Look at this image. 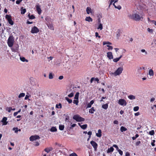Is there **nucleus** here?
<instances>
[{
    "label": "nucleus",
    "instance_id": "obj_1",
    "mask_svg": "<svg viewBox=\"0 0 156 156\" xmlns=\"http://www.w3.org/2000/svg\"><path fill=\"white\" fill-rule=\"evenodd\" d=\"M129 17L130 19L137 21H138L140 20H142L144 18L143 15H140L137 13H133L131 15H130L129 16Z\"/></svg>",
    "mask_w": 156,
    "mask_h": 156
},
{
    "label": "nucleus",
    "instance_id": "obj_2",
    "mask_svg": "<svg viewBox=\"0 0 156 156\" xmlns=\"http://www.w3.org/2000/svg\"><path fill=\"white\" fill-rule=\"evenodd\" d=\"M14 39L12 36H10L8 40L7 44L8 46L11 47L14 44Z\"/></svg>",
    "mask_w": 156,
    "mask_h": 156
},
{
    "label": "nucleus",
    "instance_id": "obj_3",
    "mask_svg": "<svg viewBox=\"0 0 156 156\" xmlns=\"http://www.w3.org/2000/svg\"><path fill=\"white\" fill-rule=\"evenodd\" d=\"M123 69L122 67H119L114 73H112V74L115 76L119 75L122 73Z\"/></svg>",
    "mask_w": 156,
    "mask_h": 156
},
{
    "label": "nucleus",
    "instance_id": "obj_4",
    "mask_svg": "<svg viewBox=\"0 0 156 156\" xmlns=\"http://www.w3.org/2000/svg\"><path fill=\"white\" fill-rule=\"evenodd\" d=\"M73 119L77 122H83L84 121L85 119L80 116L78 115H76L73 116Z\"/></svg>",
    "mask_w": 156,
    "mask_h": 156
},
{
    "label": "nucleus",
    "instance_id": "obj_5",
    "mask_svg": "<svg viewBox=\"0 0 156 156\" xmlns=\"http://www.w3.org/2000/svg\"><path fill=\"white\" fill-rule=\"evenodd\" d=\"M5 18L7 21L11 25H12L14 24V22L12 20L11 16L10 15H6L5 16Z\"/></svg>",
    "mask_w": 156,
    "mask_h": 156
},
{
    "label": "nucleus",
    "instance_id": "obj_6",
    "mask_svg": "<svg viewBox=\"0 0 156 156\" xmlns=\"http://www.w3.org/2000/svg\"><path fill=\"white\" fill-rule=\"evenodd\" d=\"M39 31V30L36 26L32 27L31 32L32 34L37 33Z\"/></svg>",
    "mask_w": 156,
    "mask_h": 156
},
{
    "label": "nucleus",
    "instance_id": "obj_7",
    "mask_svg": "<svg viewBox=\"0 0 156 156\" xmlns=\"http://www.w3.org/2000/svg\"><path fill=\"white\" fill-rule=\"evenodd\" d=\"M118 103L121 105L126 106L127 103L126 101L124 99H120L119 100Z\"/></svg>",
    "mask_w": 156,
    "mask_h": 156
},
{
    "label": "nucleus",
    "instance_id": "obj_8",
    "mask_svg": "<svg viewBox=\"0 0 156 156\" xmlns=\"http://www.w3.org/2000/svg\"><path fill=\"white\" fill-rule=\"evenodd\" d=\"M40 136L37 135L32 136L30 137V141H33L37 139H39Z\"/></svg>",
    "mask_w": 156,
    "mask_h": 156
},
{
    "label": "nucleus",
    "instance_id": "obj_9",
    "mask_svg": "<svg viewBox=\"0 0 156 156\" xmlns=\"http://www.w3.org/2000/svg\"><path fill=\"white\" fill-rule=\"evenodd\" d=\"M90 143L95 150L97 149L98 146V144L95 141L92 140L90 141Z\"/></svg>",
    "mask_w": 156,
    "mask_h": 156
},
{
    "label": "nucleus",
    "instance_id": "obj_10",
    "mask_svg": "<svg viewBox=\"0 0 156 156\" xmlns=\"http://www.w3.org/2000/svg\"><path fill=\"white\" fill-rule=\"evenodd\" d=\"M7 118L6 117H4L1 121L2 122V125H7L8 122L7 121Z\"/></svg>",
    "mask_w": 156,
    "mask_h": 156
},
{
    "label": "nucleus",
    "instance_id": "obj_11",
    "mask_svg": "<svg viewBox=\"0 0 156 156\" xmlns=\"http://www.w3.org/2000/svg\"><path fill=\"white\" fill-rule=\"evenodd\" d=\"M46 25L48 27V28L50 29V30H54V26H53V25L52 24H50V23H47Z\"/></svg>",
    "mask_w": 156,
    "mask_h": 156
},
{
    "label": "nucleus",
    "instance_id": "obj_12",
    "mask_svg": "<svg viewBox=\"0 0 156 156\" xmlns=\"http://www.w3.org/2000/svg\"><path fill=\"white\" fill-rule=\"evenodd\" d=\"M107 57L110 59L113 58V56L112 53L111 52L107 53Z\"/></svg>",
    "mask_w": 156,
    "mask_h": 156
},
{
    "label": "nucleus",
    "instance_id": "obj_13",
    "mask_svg": "<svg viewBox=\"0 0 156 156\" xmlns=\"http://www.w3.org/2000/svg\"><path fill=\"white\" fill-rule=\"evenodd\" d=\"M101 133V130L99 129L98 130V133H96V136L98 137H100L102 136Z\"/></svg>",
    "mask_w": 156,
    "mask_h": 156
},
{
    "label": "nucleus",
    "instance_id": "obj_14",
    "mask_svg": "<svg viewBox=\"0 0 156 156\" xmlns=\"http://www.w3.org/2000/svg\"><path fill=\"white\" fill-rule=\"evenodd\" d=\"M78 124L79 125V126H80V127L83 129H86L87 128V125L86 124H84L82 125H81L80 123H79Z\"/></svg>",
    "mask_w": 156,
    "mask_h": 156
},
{
    "label": "nucleus",
    "instance_id": "obj_15",
    "mask_svg": "<svg viewBox=\"0 0 156 156\" xmlns=\"http://www.w3.org/2000/svg\"><path fill=\"white\" fill-rule=\"evenodd\" d=\"M36 9L38 14H40L41 13V10L40 6L39 5H37L36 6Z\"/></svg>",
    "mask_w": 156,
    "mask_h": 156
},
{
    "label": "nucleus",
    "instance_id": "obj_16",
    "mask_svg": "<svg viewBox=\"0 0 156 156\" xmlns=\"http://www.w3.org/2000/svg\"><path fill=\"white\" fill-rule=\"evenodd\" d=\"M53 150V148L51 147H50L49 148H45L44 149V151L47 152V153Z\"/></svg>",
    "mask_w": 156,
    "mask_h": 156
},
{
    "label": "nucleus",
    "instance_id": "obj_17",
    "mask_svg": "<svg viewBox=\"0 0 156 156\" xmlns=\"http://www.w3.org/2000/svg\"><path fill=\"white\" fill-rule=\"evenodd\" d=\"M118 1V0H115V2L113 3V5L115 7L116 9H120L121 8V7L120 5H119L118 6H116L115 5V3L117 2Z\"/></svg>",
    "mask_w": 156,
    "mask_h": 156
},
{
    "label": "nucleus",
    "instance_id": "obj_18",
    "mask_svg": "<svg viewBox=\"0 0 156 156\" xmlns=\"http://www.w3.org/2000/svg\"><path fill=\"white\" fill-rule=\"evenodd\" d=\"M114 150V148L113 147H111L110 148H108L107 150V152L109 153L112 152Z\"/></svg>",
    "mask_w": 156,
    "mask_h": 156
},
{
    "label": "nucleus",
    "instance_id": "obj_19",
    "mask_svg": "<svg viewBox=\"0 0 156 156\" xmlns=\"http://www.w3.org/2000/svg\"><path fill=\"white\" fill-rule=\"evenodd\" d=\"M122 57V55H121L119 57L117 58L113 59V61L114 62H117L120 60V59Z\"/></svg>",
    "mask_w": 156,
    "mask_h": 156
},
{
    "label": "nucleus",
    "instance_id": "obj_20",
    "mask_svg": "<svg viewBox=\"0 0 156 156\" xmlns=\"http://www.w3.org/2000/svg\"><path fill=\"white\" fill-rule=\"evenodd\" d=\"M85 20L89 22H92V18L90 16L87 17L85 18Z\"/></svg>",
    "mask_w": 156,
    "mask_h": 156
},
{
    "label": "nucleus",
    "instance_id": "obj_21",
    "mask_svg": "<svg viewBox=\"0 0 156 156\" xmlns=\"http://www.w3.org/2000/svg\"><path fill=\"white\" fill-rule=\"evenodd\" d=\"M86 12L87 14H89L91 12V9L90 7H87L86 9Z\"/></svg>",
    "mask_w": 156,
    "mask_h": 156
},
{
    "label": "nucleus",
    "instance_id": "obj_22",
    "mask_svg": "<svg viewBox=\"0 0 156 156\" xmlns=\"http://www.w3.org/2000/svg\"><path fill=\"white\" fill-rule=\"evenodd\" d=\"M95 111V109H94V107H92L90 109H89V112L90 113H91V114H93L94 113V112Z\"/></svg>",
    "mask_w": 156,
    "mask_h": 156
},
{
    "label": "nucleus",
    "instance_id": "obj_23",
    "mask_svg": "<svg viewBox=\"0 0 156 156\" xmlns=\"http://www.w3.org/2000/svg\"><path fill=\"white\" fill-rule=\"evenodd\" d=\"M102 108L105 109H107L108 108V104H105L103 105L102 106Z\"/></svg>",
    "mask_w": 156,
    "mask_h": 156
},
{
    "label": "nucleus",
    "instance_id": "obj_24",
    "mask_svg": "<svg viewBox=\"0 0 156 156\" xmlns=\"http://www.w3.org/2000/svg\"><path fill=\"white\" fill-rule=\"evenodd\" d=\"M57 129L55 127H52L50 129V131L52 132H56Z\"/></svg>",
    "mask_w": 156,
    "mask_h": 156
},
{
    "label": "nucleus",
    "instance_id": "obj_25",
    "mask_svg": "<svg viewBox=\"0 0 156 156\" xmlns=\"http://www.w3.org/2000/svg\"><path fill=\"white\" fill-rule=\"evenodd\" d=\"M127 130V129L125 127L122 126L120 128V131L122 132L126 131Z\"/></svg>",
    "mask_w": 156,
    "mask_h": 156
},
{
    "label": "nucleus",
    "instance_id": "obj_26",
    "mask_svg": "<svg viewBox=\"0 0 156 156\" xmlns=\"http://www.w3.org/2000/svg\"><path fill=\"white\" fill-rule=\"evenodd\" d=\"M20 59L21 61H22L23 62H28V60L27 59H26L24 57H20Z\"/></svg>",
    "mask_w": 156,
    "mask_h": 156
},
{
    "label": "nucleus",
    "instance_id": "obj_27",
    "mask_svg": "<svg viewBox=\"0 0 156 156\" xmlns=\"http://www.w3.org/2000/svg\"><path fill=\"white\" fill-rule=\"evenodd\" d=\"M65 99L69 103L71 104L72 102V101L71 99H69L67 97H66L65 98Z\"/></svg>",
    "mask_w": 156,
    "mask_h": 156
},
{
    "label": "nucleus",
    "instance_id": "obj_28",
    "mask_svg": "<svg viewBox=\"0 0 156 156\" xmlns=\"http://www.w3.org/2000/svg\"><path fill=\"white\" fill-rule=\"evenodd\" d=\"M128 98L130 100H133L135 99V96L132 95H131L128 96Z\"/></svg>",
    "mask_w": 156,
    "mask_h": 156
},
{
    "label": "nucleus",
    "instance_id": "obj_29",
    "mask_svg": "<svg viewBox=\"0 0 156 156\" xmlns=\"http://www.w3.org/2000/svg\"><path fill=\"white\" fill-rule=\"evenodd\" d=\"M64 126L63 125H59V129L61 130H63L64 128Z\"/></svg>",
    "mask_w": 156,
    "mask_h": 156
},
{
    "label": "nucleus",
    "instance_id": "obj_30",
    "mask_svg": "<svg viewBox=\"0 0 156 156\" xmlns=\"http://www.w3.org/2000/svg\"><path fill=\"white\" fill-rule=\"evenodd\" d=\"M79 93L77 92L75 95L74 99L78 100Z\"/></svg>",
    "mask_w": 156,
    "mask_h": 156
},
{
    "label": "nucleus",
    "instance_id": "obj_31",
    "mask_svg": "<svg viewBox=\"0 0 156 156\" xmlns=\"http://www.w3.org/2000/svg\"><path fill=\"white\" fill-rule=\"evenodd\" d=\"M149 74L150 76H153L154 74V72L153 70L150 69L149 71Z\"/></svg>",
    "mask_w": 156,
    "mask_h": 156
},
{
    "label": "nucleus",
    "instance_id": "obj_32",
    "mask_svg": "<svg viewBox=\"0 0 156 156\" xmlns=\"http://www.w3.org/2000/svg\"><path fill=\"white\" fill-rule=\"evenodd\" d=\"M28 17L30 19H34L35 18V17L33 15H30V14H29L28 15Z\"/></svg>",
    "mask_w": 156,
    "mask_h": 156
},
{
    "label": "nucleus",
    "instance_id": "obj_33",
    "mask_svg": "<svg viewBox=\"0 0 156 156\" xmlns=\"http://www.w3.org/2000/svg\"><path fill=\"white\" fill-rule=\"evenodd\" d=\"M73 102L74 104H75L76 105H78V103H79L78 100H77V99L74 100L73 101Z\"/></svg>",
    "mask_w": 156,
    "mask_h": 156
},
{
    "label": "nucleus",
    "instance_id": "obj_34",
    "mask_svg": "<svg viewBox=\"0 0 156 156\" xmlns=\"http://www.w3.org/2000/svg\"><path fill=\"white\" fill-rule=\"evenodd\" d=\"M25 95V94L24 93H21L19 95V98H21V97H24Z\"/></svg>",
    "mask_w": 156,
    "mask_h": 156
},
{
    "label": "nucleus",
    "instance_id": "obj_35",
    "mask_svg": "<svg viewBox=\"0 0 156 156\" xmlns=\"http://www.w3.org/2000/svg\"><path fill=\"white\" fill-rule=\"evenodd\" d=\"M56 108H62V105L61 103H59L58 105L57 104L56 105Z\"/></svg>",
    "mask_w": 156,
    "mask_h": 156
},
{
    "label": "nucleus",
    "instance_id": "obj_36",
    "mask_svg": "<svg viewBox=\"0 0 156 156\" xmlns=\"http://www.w3.org/2000/svg\"><path fill=\"white\" fill-rule=\"evenodd\" d=\"M26 10L25 9H22L21 10V13L22 14H24L26 12Z\"/></svg>",
    "mask_w": 156,
    "mask_h": 156
},
{
    "label": "nucleus",
    "instance_id": "obj_37",
    "mask_svg": "<svg viewBox=\"0 0 156 156\" xmlns=\"http://www.w3.org/2000/svg\"><path fill=\"white\" fill-rule=\"evenodd\" d=\"M97 29H100V30H101L103 29V26L101 23L99 24V25L98 26V27L97 28Z\"/></svg>",
    "mask_w": 156,
    "mask_h": 156
},
{
    "label": "nucleus",
    "instance_id": "obj_38",
    "mask_svg": "<svg viewBox=\"0 0 156 156\" xmlns=\"http://www.w3.org/2000/svg\"><path fill=\"white\" fill-rule=\"evenodd\" d=\"M12 109V108L11 107H7L6 110L9 112H10Z\"/></svg>",
    "mask_w": 156,
    "mask_h": 156
},
{
    "label": "nucleus",
    "instance_id": "obj_39",
    "mask_svg": "<svg viewBox=\"0 0 156 156\" xmlns=\"http://www.w3.org/2000/svg\"><path fill=\"white\" fill-rule=\"evenodd\" d=\"M154 134V130H151L149 132V134L151 135H153Z\"/></svg>",
    "mask_w": 156,
    "mask_h": 156
},
{
    "label": "nucleus",
    "instance_id": "obj_40",
    "mask_svg": "<svg viewBox=\"0 0 156 156\" xmlns=\"http://www.w3.org/2000/svg\"><path fill=\"white\" fill-rule=\"evenodd\" d=\"M120 29H119L117 31V36L118 38L120 36Z\"/></svg>",
    "mask_w": 156,
    "mask_h": 156
},
{
    "label": "nucleus",
    "instance_id": "obj_41",
    "mask_svg": "<svg viewBox=\"0 0 156 156\" xmlns=\"http://www.w3.org/2000/svg\"><path fill=\"white\" fill-rule=\"evenodd\" d=\"M53 76L52 73H50L49 74V79H51L53 78Z\"/></svg>",
    "mask_w": 156,
    "mask_h": 156
},
{
    "label": "nucleus",
    "instance_id": "obj_42",
    "mask_svg": "<svg viewBox=\"0 0 156 156\" xmlns=\"http://www.w3.org/2000/svg\"><path fill=\"white\" fill-rule=\"evenodd\" d=\"M139 109V107L138 106H136L134 107L133 110L134 111H137Z\"/></svg>",
    "mask_w": 156,
    "mask_h": 156
},
{
    "label": "nucleus",
    "instance_id": "obj_43",
    "mask_svg": "<svg viewBox=\"0 0 156 156\" xmlns=\"http://www.w3.org/2000/svg\"><path fill=\"white\" fill-rule=\"evenodd\" d=\"M106 44H111L112 43L109 42H106L104 41L103 42V45H105Z\"/></svg>",
    "mask_w": 156,
    "mask_h": 156
},
{
    "label": "nucleus",
    "instance_id": "obj_44",
    "mask_svg": "<svg viewBox=\"0 0 156 156\" xmlns=\"http://www.w3.org/2000/svg\"><path fill=\"white\" fill-rule=\"evenodd\" d=\"M74 93L73 92L71 93L70 94L68 95V97L69 98H72L73 97Z\"/></svg>",
    "mask_w": 156,
    "mask_h": 156
},
{
    "label": "nucleus",
    "instance_id": "obj_45",
    "mask_svg": "<svg viewBox=\"0 0 156 156\" xmlns=\"http://www.w3.org/2000/svg\"><path fill=\"white\" fill-rule=\"evenodd\" d=\"M13 130L15 131V133H17L18 131V128L17 127H14L13 128Z\"/></svg>",
    "mask_w": 156,
    "mask_h": 156
},
{
    "label": "nucleus",
    "instance_id": "obj_46",
    "mask_svg": "<svg viewBox=\"0 0 156 156\" xmlns=\"http://www.w3.org/2000/svg\"><path fill=\"white\" fill-rule=\"evenodd\" d=\"M69 156H78V155L75 153L73 152L70 154Z\"/></svg>",
    "mask_w": 156,
    "mask_h": 156
},
{
    "label": "nucleus",
    "instance_id": "obj_47",
    "mask_svg": "<svg viewBox=\"0 0 156 156\" xmlns=\"http://www.w3.org/2000/svg\"><path fill=\"white\" fill-rule=\"evenodd\" d=\"M107 46L108 47V50H112L113 49V47L112 46L109 45H107Z\"/></svg>",
    "mask_w": 156,
    "mask_h": 156
},
{
    "label": "nucleus",
    "instance_id": "obj_48",
    "mask_svg": "<svg viewBox=\"0 0 156 156\" xmlns=\"http://www.w3.org/2000/svg\"><path fill=\"white\" fill-rule=\"evenodd\" d=\"M118 152H119V154L122 155L123 154V152L122 151H121L120 149H118Z\"/></svg>",
    "mask_w": 156,
    "mask_h": 156
},
{
    "label": "nucleus",
    "instance_id": "obj_49",
    "mask_svg": "<svg viewBox=\"0 0 156 156\" xmlns=\"http://www.w3.org/2000/svg\"><path fill=\"white\" fill-rule=\"evenodd\" d=\"M155 140H152V142L151 143V145L152 146H155V144L154 143L155 142Z\"/></svg>",
    "mask_w": 156,
    "mask_h": 156
},
{
    "label": "nucleus",
    "instance_id": "obj_50",
    "mask_svg": "<svg viewBox=\"0 0 156 156\" xmlns=\"http://www.w3.org/2000/svg\"><path fill=\"white\" fill-rule=\"evenodd\" d=\"M23 0H17L16 1V3L17 4H20V2L22 1Z\"/></svg>",
    "mask_w": 156,
    "mask_h": 156
},
{
    "label": "nucleus",
    "instance_id": "obj_51",
    "mask_svg": "<svg viewBox=\"0 0 156 156\" xmlns=\"http://www.w3.org/2000/svg\"><path fill=\"white\" fill-rule=\"evenodd\" d=\"M87 133L89 135V138H90L92 134V132L91 131H90L88 132Z\"/></svg>",
    "mask_w": 156,
    "mask_h": 156
},
{
    "label": "nucleus",
    "instance_id": "obj_52",
    "mask_svg": "<svg viewBox=\"0 0 156 156\" xmlns=\"http://www.w3.org/2000/svg\"><path fill=\"white\" fill-rule=\"evenodd\" d=\"M141 143V141H139L136 142L135 144L136 146H137L139 145Z\"/></svg>",
    "mask_w": 156,
    "mask_h": 156
},
{
    "label": "nucleus",
    "instance_id": "obj_53",
    "mask_svg": "<svg viewBox=\"0 0 156 156\" xmlns=\"http://www.w3.org/2000/svg\"><path fill=\"white\" fill-rule=\"evenodd\" d=\"M69 117L68 116H67L65 119V121H69Z\"/></svg>",
    "mask_w": 156,
    "mask_h": 156
},
{
    "label": "nucleus",
    "instance_id": "obj_54",
    "mask_svg": "<svg viewBox=\"0 0 156 156\" xmlns=\"http://www.w3.org/2000/svg\"><path fill=\"white\" fill-rule=\"evenodd\" d=\"M76 126V124H73L71 126V127H70V129H72V128L75 127Z\"/></svg>",
    "mask_w": 156,
    "mask_h": 156
},
{
    "label": "nucleus",
    "instance_id": "obj_55",
    "mask_svg": "<svg viewBox=\"0 0 156 156\" xmlns=\"http://www.w3.org/2000/svg\"><path fill=\"white\" fill-rule=\"evenodd\" d=\"M113 123L115 124H118L119 122L117 120H115L113 121Z\"/></svg>",
    "mask_w": 156,
    "mask_h": 156
},
{
    "label": "nucleus",
    "instance_id": "obj_56",
    "mask_svg": "<svg viewBox=\"0 0 156 156\" xmlns=\"http://www.w3.org/2000/svg\"><path fill=\"white\" fill-rule=\"evenodd\" d=\"M91 105L90 103H88L87 105V108H90Z\"/></svg>",
    "mask_w": 156,
    "mask_h": 156
},
{
    "label": "nucleus",
    "instance_id": "obj_57",
    "mask_svg": "<svg viewBox=\"0 0 156 156\" xmlns=\"http://www.w3.org/2000/svg\"><path fill=\"white\" fill-rule=\"evenodd\" d=\"M39 145V143L38 142H36L34 144V145L36 146H38Z\"/></svg>",
    "mask_w": 156,
    "mask_h": 156
},
{
    "label": "nucleus",
    "instance_id": "obj_58",
    "mask_svg": "<svg viewBox=\"0 0 156 156\" xmlns=\"http://www.w3.org/2000/svg\"><path fill=\"white\" fill-rule=\"evenodd\" d=\"M141 51L142 52H145V54L146 55L147 54V53L146 51L144 49H142L141 50Z\"/></svg>",
    "mask_w": 156,
    "mask_h": 156
},
{
    "label": "nucleus",
    "instance_id": "obj_59",
    "mask_svg": "<svg viewBox=\"0 0 156 156\" xmlns=\"http://www.w3.org/2000/svg\"><path fill=\"white\" fill-rule=\"evenodd\" d=\"M63 78V76H60L58 77V79L61 80Z\"/></svg>",
    "mask_w": 156,
    "mask_h": 156
},
{
    "label": "nucleus",
    "instance_id": "obj_60",
    "mask_svg": "<svg viewBox=\"0 0 156 156\" xmlns=\"http://www.w3.org/2000/svg\"><path fill=\"white\" fill-rule=\"evenodd\" d=\"M94 80H95V81H97L98 83H99V80L98 78H94Z\"/></svg>",
    "mask_w": 156,
    "mask_h": 156
},
{
    "label": "nucleus",
    "instance_id": "obj_61",
    "mask_svg": "<svg viewBox=\"0 0 156 156\" xmlns=\"http://www.w3.org/2000/svg\"><path fill=\"white\" fill-rule=\"evenodd\" d=\"M19 48V46L18 45H16V46L15 47V50H14V51L15 50H17L18 49V48Z\"/></svg>",
    "mask_w": 156,
    "mask_h": 156
},
{
    "label": "nucleus",
    "instance_id": "obj_62",
    "mask_svg": "<svg viewBox=\"0 0 156 156\" xmlns=\"http://www.w3.org/2000/svg\"><path fill=\"white\" fill-rule=\"evenodd\" d=\"M33 22H30L29 21H27V24H31L33 23Z\"/></svg>",
    "mask_w": 156,
    "mask_h": 156
},
{
    "label": "nucleus",
    "instance_id": "obj_63",
    "mask_svg": "<svg viewBox=\"0 0 156 156\" xmlns=\"http://www.w3.org/2000/svg\"><path fill=\"white\" fill-rule=\"evenodd\" d=\"M126 156H130V154L129 152H127L126 153Z\"/></svg>",
    "mask_w": 156,
    "mask_h": 156
},
{
    "label": "nucleus",
    "instance_id": "obj_64",
    "mask_svg": "<svg viewBox=\"0 0 156 156\" xmlns=\"http://www.w3.org/2000/svg\"><path fill=\"white\" fill-rule=\"evenodd\" d=\"M151 22L153 23L155 25H156V21L154 20H152L151 21Z\"/></svg>",
    "mask_w": 156,
    "mask_h": 156
}]
</instances>
